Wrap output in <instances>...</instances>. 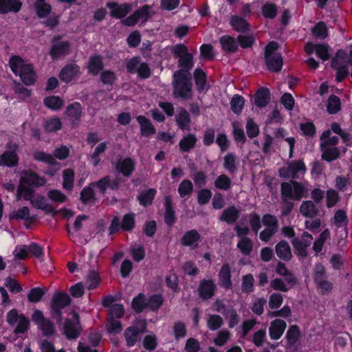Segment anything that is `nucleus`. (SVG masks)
<instances>
[{
	"mask_svg": "<svg viewBox=\"0 0 352 352\" xmlns=\"http://www.w3.org/2000/svg\"><path fill=\"white\" fill-rule=\"evenodd\" d=\"M195 83L199 91L204 89L206 83V75L201 69H196L194 72Z\"/></svg>",
	"mask_w": 352,
	"mask_h": 352,
	"instance_id": "a18cd8bd",
	"label": "nucleus"
},
{
	"mask_svg": "<svg viewBox=\"0 0 352 352\" xmlns=\"http://www.w3.org/2000/svg\"><path fill=\"white\" fill-rule=\"evenodd\" d=\"M156 190L154 188H150L148 190L141 192L138 197L140 204L144 206L151 205Z\"/></svg>",
	"mask_w": 352,
	"mask_h": 352,
	"instance_id": "a19ab883",
	"label": "nucleus"
},
{
	"mask_svg": "<svg viewBox=\"0 0 352 352\" xmlns=\"http://www.w3.org/2000/svg\"><path fill=\"white\" fill-rule=\"evenodd\" d=\"M340 110V100L335 95H331L327 101V111L330 114H335Z\"/></svg>",
	"mask_w": 352,
	"mask_h": 352,
	"instance_id": "de8ad7c7",
	"label": "nucleus"
},
{
	"mask_svg": "<svg viewBox=\"0 0 352 352\" xmlns=\"http://www.w3.org/2000/svg\"><path fill=\"white\" fill-rule=\"evenodd\" d=\"M80 199L82 202L85 204L95 201L96 197L92 186L90 185L82 189L80 192Z\"/></svg>",
	"mask_w": 352,
	"mask_h": 352,
	"instance_id": "603ef678",
	"label": "nucleus"
},
{
	"mask_svg": "<svg viewBox=\"0 0 352 352\" xmlns=\"http://www.w3.org/2000/svg\"><path fill=\"white\" fill-rule=\"evenodd\" d=\"M312 240V236L307 232H304L302 233L301 239L294 238L292 240V245L296 252L299 256L305 258L307 256L308 253L307 248L310 245Z\"/></svg>",
	"mask_w": 352,
	"mask_h": 352,
	"instance_id": "9d476101",
	"label": "nucleus"
},
{
	"mask_svg": "<svg viewBox=\"0 0 352 352\" xmlns=\"http://www.w3.org/2000/svg\"><path fill=\"white\" fill-rule=\"evenodd\" d=\"M237 248L244 255H249L253 248L252 240L248 237H243L237 243Z\"/></svg>",
	"mask_w": 352,
	"mask_h": 352,
	"instance_id": "49530a36",
	"label": "nucleus"
},
{
	"mask_svg": "<svg viewBox=\"0 0 352 352\" xmlns=\"http://www.w3.org/2000/svg\"><path fill=\"white\" fill-rule=\"evenodd\" d=\"M322 151V158L327 162L337 159L340 155V151L336 146H327V144H320Z\"/></svg>",
	"mask_w": 352,
	"mask_h": 352,
	"instance_id": "2f4dec72",
	"label": "nucleus"
},
{
	"mask_svg": "<svg viewBox=\"0 0 352 352\" xmlns=\"http://www.w3.org/2000/svg\"><path fill=\"white\" fill-rule=\"evenodd\" d=\"M36 14L39 18L46 17L52 10V7L45 1H36L34 3Z\"/></svg>",
	"mask_w": 352,
	"mask_h": 352,
	"instance_id": "c9c22d12",
	"label": "nucleus"
},
{
	"mask_svg": "<svg viewBox=\"0 0 352 352\" xmlns=\"http://www.w3.org/2000/svg\"><path fill=\"white\" fill-rule=\"evenodd\" d=\"M10 219L23 220L28 223H32L36 220L35 216H30V210L27 206H23L17 210H14L10 214Z\"/></svg>",
	"mask_w": 352,
	"mask_h": 352,
	"instance_id": "aec40b11",
	"label": "nucleus"
},
{
	"mask_svg": "<svg viewBox=\"0 0 352 352\" xmlns=\"http://www.w3.org/2000/svg\"><path fill=\"white\" fill-rule=\"evenodd\" d=\"M146 299L143 294H140L132 301V307L137 313H140L147 307Z\"/></svg>",
	"mask_w": 352,
	"mask_h": 352,
	"instance_id": "09e8293b",
	"label": "nucleus"
},
{
	"mask_svg": "<svg viewBox=\"0 0 352 352\" xmlns=\"http://www.w3.org/2000/svg\"><path fill=\"white\" fill-rule=\"evenodd\" d=\"M331 131L327 130L323 132L320 137L321 144H327V146H335L338 142V138L336 136L331 137Z\"/></svg>",
	"mask_w": 352,
	"mask_h": 352,
	"instance_id": "680f3d73",
	"label": "nucleus"
},
{
	"mask_svg": "<svg viewBox=\"0 0 352 352\" xmlns=\"http://www.w3.org/2000/svg\"><path fill=\"white\" fill-rule=\"evenodd\" d=\"M21 177L20 179V184L25 185L30 188V186L39 187L44 186L46 183V179L38 175L36 173L30 171H23L21 173Z\"/></svg>",
	"mask_w": 352,
	"mask_h": 352,
	"instance_id": "f8f14e48",
	"label": "nucleus"
},
{
	"mask_svg": "<svg viewBox=\"0 0 352 352\" xmlns=\"http://www.w3.org/2000/svg\"><path fill=\"white\" fill-rule=\"evenodd\" d=\"M344 53L341 50H338L335 57L331 62V66L332 68L337 71L336 80L338 82L343 80L346 76L349 74V69L346 65H339L338 60L339 57H342Z\"/></svg>",
	"mask_w": 352,
	"mask_h": 352,
	"instance_id": "a211bd4d",
	"label": "nucleus"
},
{
	"mask_svg": "<svg viewBox=\"0 0 352 352\" xmlns=\"http://www.w3.org/2000/svg\"><path fill=\"white\" fill-rule=\"evenodd\" d=\"M137 120L140 125L141 135L142 136H150L156 133V130L151 122L145 116H139Z\"/></svg>",
	"mask_w": 352,
	"mask_h": 352,
	"instance_id": "393cba45",
	"label": "nucleus"
},
{
	"mask_svg": "<svg viewBox=\"0 0 352 352\" xmlns=\"http://www.w3.org/2000/svg\"><path fill=\"white\" fill-rule=\"evenodd\" d=\"M45 294V291L44 288L34 287L28 293V299L31 302H38L41 301Z\"/></svg>",
	"mask_w": 352,
	"mask_h": 352,
	"instance_id": "864d4df0",
	"label": "nucleus"
},
{
	"mask_svg": "<svg viewBox=\"0 0 352 352\" xmlns=\"http://www.w3.org/2000/svg\"><path fill=\"white\" fill-rule=\"evenodd\" d=\"M223 167L231 174L237 171L236 157L232 153H228L224 157Z\"/></svg>",
	"mask_w": 352,
	"mask_h": 352,
	"instance_id": "4c0bfd02",
	"label": "nucleus"
},
{
	"mask_svg": "<svg viewBox=\"0 0 352 352\" xmlns=\"http://www.w3.org/2000/svg\"><path fill=\"white\" fill-rule=\"evenodd\" d=\"M164 302L163 297L160 294H155L151 296L146 300L147 307L153 311L157 310Z\"/></svg>",
	"mask_w": 352,
	"mask_h": 352,
	"instance_id": "13d9d810",
	"label": "nucleus"
},
{
	"mask_svg": "<svg viewBox=\"0 0 352 352\" xmlns=\"http://www.w3.org/2000/svg\"><path fill=\"white\" fill-rule=\"evenodd\" d=\"M313 34L318 38H325L327 36V28L324 23L319 22L312 28Z\"/></svg>",
	"mask_w": 352,
	"mask_h": 352,
	"instance_id": "0e129e2a",
	"label": "nucleus"
},
{
	"mask_svg": "<svg viewBox=\"0 0 352 352\" xmlns=\"http://www.w3.org/2000/svg\"><path fill=\"white\" fill-rule=\"evenodd\" d=\"M220 43L223 50L227 52L234 53L238 49V45L234 38L230 36H222L220 38Z\"/></svg>",
	"mask_w": 352,
	"mask_h": 352,
	"instance_id": "f704fd0d",
	"label": "nucleus"
},
{
	"mask_svg": "<svg viewBox=\"0 0 352 352\" xmlns=\"http://www.w3.org/2000/svg\"><path fill=\"white\" fill-rule=\"evenodd\" d=\"M192 190V183L188 179L182 181L178 187V192L182 197L190 195Z\"/></svg>",
	"mask_w": 352,
	"mask_h": 352,
	"instance_id": "4d7b16f0",
	"label": "nucleus"
},
{
	"mask_svg": "<svg viewBox=\"0 0 352 352\" xmlns=\"http://www.w3.org/2000/svg\"><path fill=\"white\" fill-rule=\"evenodd\" d=\"M63 187L64 189L71 191L74 186V171L72 169L67 168L63 171Z\"/></svg>",
	"mask_w": 352,
	"mask_h": 352,
	"instance_id": "37998d69",
	"label": "nucleus"
},
{
	"mask_svg": "<svg viewBox=\"0 0 352 352\" xmlns=\"http://www.w3.org/2000/svg\"><path fill=\"white\" fill-rule=\"evenodd\" d=\"M107 331L109 333L117 334L122 329V324L119 320L110 318L107 324Z\"/></svg>",
	"mask_w": 352,
	"mask_h": 352,
	"instance_id": "338daca9",
	"label": "nucleus"
},
{
	"mask_svg": "<svg viewBox=\"0 0 352 352\" xmlns=\"http://www.w3.org/2000/svg\"><path fill=\"white\" fill-rule=\"evenodd\" d=\"M165 214L164 221L168 226H172L175 222V212L173 208V202L170 196H167L165 198Z\"/></svg>",
	"mask_w": 352,
	"mask_h": 352,
	"instance_id": "c85d7f7f",
	"label": "nucleus"
},
{
	"mask_svg": "<svg viewBox=\"0 0 352 352\" xmlns=\"http://www.w3.org/2000/svg\"><path fill=\"white\" fill-rule=\"evenodd\" d=\"M175 120L179 129L182 130H190V118L188 111L182 107L178 109V113L175 116Z\"/></svg>",
	"mask_w": 352,
	"mask_h": 352,
	"instance_id": "4be33fe9",
	"label": "nucleus"
},
{
	"mask_svg": "<svg viewBox=\"0 0 352 352\" xmlns=\"http://www.w3.org/2000/svg\"><path fill=\"white\" fill-rule=\"evenodd\" d=\"M219 285L226 288L228 289L232 285V281L230 279V267L228 264H225L221 267L219 273Z\"/></svg>",
	"mask_w": 352,
	"mask_h": 352,
	"instance_id": "473e14b6",
	"label": "nucleus"
},
{
	"mask_svg": "<svg viewBox=\"0 0 352 352\" xmlns=\"http://www.w3.org/2000/svg\"><path fill=\"white\" fill-rule=\"evenodd\" d=\"M329 236V230H324L319 236V238L314 243L313 249L316 252H320L322 249L324 241Z\"/></svg>",
	"mask_w": 352,
	"mask_h": 352,
	"instance_id": "69168bd1",
	"label": "nucleus"
},
{
	"mask_svg": "<svg viewBox=\"0 0 352 352\" xmlns=\"http://www.w3.org/2000/svg\"><path fill=\"white\" fill-rule=\"evenodd\" d=\"M9 63L12 71L16 75H19L24 84L30 85L34 83L36 74L32 65L25 64L23 60L19 56H12Z\"/></svg>",
	"mask_w": 352,
	"mask_h": 352,
	"instance_id": "f03ea898",
	"label": "nucleus"
},
{
	"mask_svg": "<svg viewBox=\"0 0 352 352\" xmlns=\"http://www.w3.org/2000/svg\"><path fill=\"white\" fill-rule=\"evenodd\" d=\"M71 44L67 41H63L60 36H55L52 41L50 55L53 59H58L70 53Z\"/></svg>",
	"mask_w": 352,
	"mask_h": 352,
	"instance_id": "6e6552de",
	"label": "nucleus"
},
{
	"mask_svg": "<svg viewBox=\"0 0 352 352\" xmlns=\"http://www.w3.org/2000/svg\"><path fill=\"white\" fill-rule=\"evenodd\" d=\"M230 23L233 28L239 32L245 33L249 30V25L247 21L239 16H232Z\"/></svg>",
	"mask_w": 352,
	"mask_h": 352,
	"instance_id": "ea45409f",
	"label": "nucleus"
},
{
	"mask_svg": "<svg viewBox=\"0 0 352 352\" xmlns=\"http://www.w3.org/2000/svg\"><path fill=\"white\" fill-rule=\"evenodd\" d=\"M308 190L307 188L297 182L290 181L281 184V195L284 199L300 200L302 197H306Z\"/></svg>",
	"mask_w": 352,
	"mask_h": 352,
	"instance_id": "20e7f679",
	"label": "nucleus"
},
{
	"mask_svg": "<svg viewBox=\"0 0 352 352\" xmlns=\"http://www.w3.org/2000/svg\"><path fill=\"white\" fill-rule=\"evenodd\" d=\"M201 241V235L197 230L192 229L186 232L181 239V244L184 246L195 249Z\"/></svg>",
	"mask_w": 352,
	"mask_h": 352,
	"instance_id": "4468645a",
	"label": "nucleus"
},
{
	"mask_svg": "<svg viewBox=\"0 0 352 352\" xmlns=\"http://www.w3.org/2000/svg\"><path fill=\"white\" fill-rule=\"evenodd\" d=\"M33 158L36 161L43 162L51 166L57 164L55 158L52 154L46 153L43 151H36L34 152Z\"/></svg>",
	"mask_w": 352,
	"mask_h": 352,
	"instance_id": "79ce46f5",
	"label": "nucleus"
},
{
	"mask_svg": "<svg viewBox=\"0 0 352 352\" xmlns=\"http://www.w3.org/2000/svg\"><path fill=\"white\" fill-rule=\"evenodd\" d=\"M70 302L69 296L65 293L58 292L54 295L51 303V315L57 324H60L62 321L61 310L68 306Z\"/></svg>",
	"mask_w": 352,
	"mask_h": 352,
	"instance_id": "39448f33",
	"label": "nucleus"
},
{
	"mask_svg": "<svg viewBox=\"0 0 352 352\" xmlns=\"http://www.w3.org/2000/svg\"><path fill=\"white\" fill-rule=\"evenodd\" d=\"M173 332L176 340L186 337L187 334L186 324L182 321L175 322L173 326Z\"/></svg>",
	"mask_w": 352,
	"mask_h": 352,
	"instance_id": "052dcab7",
	"label": "nucleus"
},
{
	"mask_svg": "<svg viewBox=\"0 0 352 352\" xmlns=\"http://www.w3.org/2000/svg\"><path fill=\"white\" fill-rule=\"evenodd\" d=\"M327 278L325 267L321 263H317L314 268V280L316 283Z\"/></svg>",
	"mask_w": 352,
	"mask_h": 352,
	"instance_id": "bf43d9fd",
	"label": "nucleus"
},
{
	"mask_svg": "<svg viewBox=\"0 0 352 352\" xmlns=\"http://www.w3.org/2000/svg\"><path fill=\"white\" fill-rule=\"evenodd\" d=\"M74 320L67 319L65 320L63 333L68 339H75L80 333L79 316L77 314H74Z\"/></svg>",
	"mask_w": 352,
	"mask_h": 352,
	"instance_id": "ddd939ff",
	"label": "nucleus"
},
{
	"mask_svg": "<svg viewBox=\"0 0 352 352\" xmlns=\"http://www.w3.org/2000/svg\"><path fill=\"white\" fill-rule=\"evenodd\" d=\"M254 278L252 274H249L243 276L241 290L243 293L249 294L254 289Z\"/></svg>",
	"mask_w": 352,
	"mask_h": 352,
	"instance_id": "8fccbe9b",
	"label": "nucleus"
},
{
	"mask_svg": "<svg viewBox=\"0 0 352 352\" xmlns=\"http://www.w3.org/2000/svg\"><path fill=\"white\" fill-rule=\"evenodd\" d=\"M152 6L144 5L140 9L135 10L133 14L126 17L122 21V23L125 26H134L139 20H142V23H146L151 14H153Z\"/></svg>",
	"mask_w": 352,
	"mask_h": 352,
	"instance_id": "423d86ee",
	"label": "nucleus"
},
{
	"mask_svg": "<svg viewBox=\"0 0 352 352\" xmlns=\"http://www.w3.org/2000/svg\"><path fill=\"white\" fill-rule=\"evenodd\" d=\"M21 7L19 0H0V13L17 12Z\"/></svg>",
	"mask_w": 352,
	"mask_h": 352,
	"instance_id": "bb28decb",
	"label": "nucleus"
},
{
	"mask_svg": "<svg viewBox=\"0 0 352 352\" xmlns=\"http://www.w3.org/2000/svg\"><path fill=\"white\" fill-rule=\"evenodd\" d=\"M45 104L50 109L58 110L63 105V100L58 96H50L45 99Z\"/></svg>",
	"mask_w": 352,
	"mask_h": 352,
	"instance_id": "5fc2aeb1",
	"label": "nucleus"
},
{
	"mask_svg": "<svg viewBox=\"0 0 352 352\" xmlns=\"http://www.w3.org/2000/svg\"><path fill=\"white\" fill-rule=\"evenodd\" d=\"M82 106L79 102H74L67 106L65 113L74 126H76L82 116Z\"/></svg>",
	"mask_w": 352,
	"mask_h": 352,
	"instance_id": "dca6fc26",
	"label": "nucleus"
},
{
	"mask_svg": "<svg viewBox=\"0 0 352 352\" xmlns=\"http://www.w3.org/2000/svg\"><path fill=\"white\" fill-rule=\"evenodd\" d=\"M18 157L14 150L7 151L0 156V166L12 167L18 164Z\"/></svg>",
	"mask_w": 352,
	"mask_h": 352,
	"instance_id": "c756f323",
	"label": "nucleus"
},
{
	"mask_svg": "<svg viewBox=\"0 0 352 352\" xmlns=\"http://www.w3.org/2000/svg\"><path fill=\"white\" fill-rule=\"evenodd\" d=\"M270 94L268 89L261 87L255 94V104L258 107H265L270 102Z\"/></svg>",
	"mask_w": 352,
	"mask_h": 352,
	"instance_id": "7c9ffc66",
	"label": "nucleus"
},
{
	"mask_svg": "<svg viewBox=\"0 0 352 352\" xmlns=\"http://www.w3.org/2000/svg\"><path fill=\"white\" fill-rule=\"evenodd\" d=\"M214 184L217 188L227 191L231 188L232 181L227 175L221 174L216 178Z\"/></svg>",
	"mask_w": 352,
	"mask_h": 352,
	"instance_id": "58836bf2",
	"label": "nucleus"
},
{
	"mask_svg": "<svg viewBox=\"0 0 352 352\" xmlns=\"http://www.w3.org/2000/svg\"><path fill=\"white\" fill-rule=\"evenodd\" d=\"M193 65V56L190 53L186 54L184 57H180L178 60V66L180 68L179 70L190 72Z\"/></svg>",
	"mask_w": 352,
	"mask_h": 352,
	"instance_id": "c03bdc74",
	"label": "nucleus"
},
{
	"mask_svg": "<svg viewBox=\"0 0 352 352\" xmlns=\"http://www.w3.org/2000/svg\"><path fill=\"white\" fill-rule=\"evenodd\" d=\"M305 170V164L302 161L293 162L288 167L289 174L293 179H298L300 177V174Z\"/></svg>",
	"mask_w": 352,
	"mask_h": 352,
	"instance_id": "e433bc0d",
	"label": "nucleus"
},
{
	"mask_svg": "<svg viewBox=\"0 0 352 352\" xmlns=\"http://www.w3.org/2000/svg\"><path fill=\"white\" fill-rule=\"evenodd\" d=\"M300 336V330L297 325H292L287 332V339L290 345L294 344Z\"/></svg>",
	"mask_w": 352,
	"mask_h": 352,
	"instance_id": "e2e57ef3",
	"label": "nucleus"
},
{
	"mask_svg": "<svg viewBox=\"0 0 352 352\" xmlns=\"http://www.w3.org/2000/svg\"><path fill=\"white\" fill-rule=\"evenodd\" d=\"M44 126L47 132H55L62 128V122L58 118H52L45 122Z\"/></svg>",
	"mask_w": 352,
	"mask_h": 352,
	"instance_id": "6e6d98bb",
	"label": "nucleus"
},
{
	"mask_svg": "<svg viewBox=\"0 0 352 352\" xmlns=\"http://www.w3.org/2000/svg\"><path fill=\"white\" fill-rule=\"evenodd\" d=\"M102 56L100 55H94L89 58L88 61V70L90 74L96 76L103 69Z\"/></svg>",
	"mask_w": 352,
	"mask_h": 352,
	"instance_id": "cd10ccee",
	"label": "nucleus"
},
{
	"mask_svg": "<svg viewBox=\"0 0 352 352\" xmlns=\"http://www.w3.org/2000/svg\"><path fill=\"white\" fill-rule=\"evenodd\" d=\"M32 321L38 326L45 336L49 337L54 334L55 326L52 321L45 318L43 312L38 309L34 311Z\"/></svg>",
	"mask_w": 352,
	"mask_h": 352,
	"instance_id": "1a4fd4ad",
	"label": "nucleus"
},
{
	"mask_svg": "<svg viewBox=\"0 0 352 352\" xmlns=\"http://www.w3.org/2000/svg\"><path fill=\"white\" fill-rule=\"evenodd\" d=\"M146 330V322L145 320H139L135 324L126 328L124 336L127 346H134L139 339L140 335L144 333Z\"/></svg>",
	"mask_w": 352,
	"mask_h": 352,
	"instance_id": "0eeeda50",
	"label": "nucleus"
},
{
	"mask_svg": "<svg viewBox=\"0 0 352 352\" xmlns=\"http://www.w3.org/2000/svg\"><path fill=\"white\" fill-rule=\"evenodd\" d=\"M197 142L195 135L190 133L184 137L179 142L180 150L183 152H188L193 148Z\"/></svg>",
	"mask_w": 352,
	"mask_h": 352,
	"instance_id": "72a5a7b5",
	"label": "nucleus"
},
{
	"mask_svg": "<svg viewBox=\"0 0 352 352\" xmlns=\"http://www.w3.org/2000/svg\"><path fill=\"white\" fill-rule=\"evenodd\" d=\"M216 285L212 280H203L198 287L201 298L204 300L211 298L214 294Z\"/></svg>",
	"mask_w": 352,
	"mask_h": 352,
	"instance_id": "f3484780",
	"label": "nucleus"
},
{
	"mask_svg": "<svg viewBox=\"0 0 352 352\" xmlns=\"http://www.w3.org/2000/svg\"><path fill=\"white\" fill-rule=\"evenodd\" d=\"M244 98L241 96L240 95L235 94L232 97L231 101H230V107L232 111L236 114H239L241 113L243 107L244 105Z\"/></svg>",
	"mask_w": 352,
	"mask_h": 352,
	"instance_id": "3c124183",
	"label": "nucleus"
},
{
	"mask_svg": "<svg viewBox=\"0 0 352 352\" xmlns=\"http://www.w3.org/2000/svg\"><path fill=\"white\" fill-rule=\"evenodd\" d=\"M135 162L130 157L120 159L116 165V169L124 177H130L135 170Z\"/></svg>",
	"mask_w": 352,
	"mask_h": 352,
	"instance_id": "2eb2a0df",
	"label": "nucleus"
},
{
	"mask_svg": "<svg viewBox=\"0 0 352 352\" xmlns=\"http://www.w3.org/2000/svg\"><path fill=\"white\" fill-rule=\"evenodd\" d=\"M79 71L80 67L78 65H67L61 69L59 78L62 81L69 82L79 73Z\"/></svg>",
	"mask_w": 352,
	"mask_h": 352,
	"instance_id": "6ab92c4d",
	"label": "nucleus"
},
{
	"mask_svg": "<svg viewBox=\"0 0 352 352\" xmlns=\"http://www.w3.org/2000/svg\"><path fill=\"white\" fill-rule=\"evenodd\" d=\"M287 327L286 322L280 319H276L271 322L270 336L272 340H278L283 335Z\"/></svg>",
	"mask_w": 352,
	"mask_h": 352,
	"instance_id": "412c9836",
	"label": "nucleus"
},
{
	"mask_svg": "<svg viewBox=\"0 0 352 352\" xmlns=\"http://www.w3.org/2000/svg\"><path fill=\"white\" fill-rule=\"evenodd\" d=\"M300 212L308 218H314L319 213L317 206L311 201H305L300 207Z\"/></svg>",
	"mask_w": 352,
	"mask_h": 352,
	"instance_id": "a878e982",
	"label": "nucleus"
},
{
	"mask_svg": "<svg viewBox=\"0 0 352 352\" xmlns=\"http://www.w3.org/2000/svg\"><path fill=\"white\" fill-rule=\"evenodd\" d=\"M279 45L276 41H271L265 48V60L267 69L273 72L282 69L283 59L280 53L276 52Z\"/></svg>",
	"mask_w": 352,
	"mask_h": 352,
	"instance_id": "7ed1b4c3",
	"label": "nucleus"
},
{
	"mask_svg": "<svg viewBox=\"0 0 352 352\" xmlns=\"http://www.w3.org/2000/svg\"><path fill=\"white\" fill-rule=\"evenodd\" d=\"M240 210L235 206H232L225 209L219 217V220L225 221L228 224H232L239 218Z\"/></svg>",
	"mask_w": 352,
	"mask_h": 352,
	"instance_id": "5701e85b",
	"label": "nucleus"
},
{
	"mask_svg": "<svg viewBox=\"0 0 352 352\" xmlns=\"http://www.w3.org/2000/svg\"><path fill=\"white\" fill-rule=\"evenodd\" d=\"M207 324L210 330L214 331L221 327L223 324V319L219 315H211L208 319Z\"/></svg>",
	"mask_w": 352,
	"mask_h": 352,
	"instance_id": "774afa93",
	"label": "nucleus"
},
{
	"mask_svg": "<svg viewBox=\"0 0 352 352\" xmlns=\"http://www.w3.org/2000/svg\"><path fill=\"white\" fill-rule=\"evenodd\" d=\"M107 7L110 10L111 16L116 19H123L133 8L131 3L119 4L117 2L111 1L107 3Z\"/></svg>",
	"mask_w": 352,
	"mask_h": 352,
	"instance_id": "9b49d317",
	"label": "nucleus"
},
{
	"mask_svg": "<svg viewBox=\"0 0 352 352\" xmlns=\"http://www.w3.org/2000/svg\"><path fill=\"white\" fill-rule=\"evenodd\" d=\"M173 78L174 96L186 100L191 98L192 84L190 72L177 70L174 73Z\"/></svg>",
	"mask_w": 352,
	"mask_h": 352,
	"instance_id": "f257e3e1",
	"label": "nucleus"
},
{
	"mask_svg": "<svg viewBox=\"0 0 352 352\" xmlns=\"http://www.w3.org/2000/svg\"><path fill=\"white\" fill-rule=\"evenodd\" d=\"M275 252L278 257L283 261H288L292 257L291 248L286 241H281L277 243Z\"/></svg>",
	"mask_w": 352,
	"mask_h": 352,
	"instance_id": "b1692460",
	"label": "nucleus"
}]
</instances>
